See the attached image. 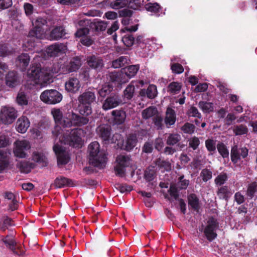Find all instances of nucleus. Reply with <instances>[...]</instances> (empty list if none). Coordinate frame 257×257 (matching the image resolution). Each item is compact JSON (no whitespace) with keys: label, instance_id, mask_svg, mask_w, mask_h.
I'll list each match as a JSON object with an SVG mask.
<instances>
[{"label":"nucleus","instance_id":"aec40b11","mask_svg":"<svg viewBox=\"0 0 257 257\" xmlns=\"http://www.w3.org/2000/svg\"><path fill=\"white\" fill-rule=\"evenodd\" d=\"M176 120V114L175 110L171 107H168L166 111V115L164 118V122L167 126L169 128L174 125Z\"/></svg>","mask_w":257,"mask_h":257},{"label":"nucleus","instance_id":"37998d69","mask_svg":"<svg viewBox=\"0 0 257 257\" xmlns=\"http://www.w3.org/2000/svg\"><path fill=\"white\" fill-rule=\"evenodd\" d=\"M128 58L127 56H120L112 62V67L114 68H119L124 66L127 63Z\"/></svg>","mask_w":257,"mask_h":257},{"label":"nucleus","instance_id":"4be33fe9","mask_svg":"<svg viewBox=\"0 0 257 257\" xmlns=\"http://www.w3.org/2000/svg\"><path fill=\"white\" fill-rule=\"evenodd\" d=\"M54 185L56 188H62L67 187L73 186L72 180L63 176L57 177L54 181Z\"/></svg>","mask_w":257,"mask_h":257},{"label":"nucleus","instance_id":"7ed1b4c3","mask_svg":"<svg viewBox=\"0 0 257 257\" xmlns=\"http://www.w3.org/2000/svg\"><path fill=\"white\" fill-rule=\"evenodd\" d=\"M76 127L71 130L69 133H66L64 135L66 144L73 148H80L82 145V136L84 135L83 129Z\"/></svg>","mask_w":257,"mask_h":257},{"label":"nucleus","instance_id":"bb28decb","mask_svg":"<svg viewBox=\"0 0 257 257\" xmlns=\"http://www.w3.org/2000/svg\"><path fill=\"white\" fill-rule=\"evenodd\" d=\"M188 205L192 209L198 211L200 208V202L198 197L195 193H191L187 196Z\"/></svg>","mask_w":257,"mask_h":257},{"label":"nucleus","instance_id":"393cba45","mask_svg":"<svg viewBox=\"0 0 257 257\" xmlns=\"http://www.w3.org/2000/svg\"><path fill=\"white\" fill-rule=\"evenodd\" d=\"M114 122L117 124H122L126 119V113L123 110H114L111 112Z\"/></svg>","mask_w":257,"mask_h":257},{"label":"nucleus","instance_id":"a19ab883","mask_svg":"<svg viewBox=\"0 0 257 257\" xmlns=\"http://www.w3.org/2000/svg\"><path fill=\"white\" fill-rule=\"evenodd\" d=\"M113 86L110 84L103 85L101 88L98 91V93L100 97H105L106 95H109L113 91Z\"/></svg>","mask_w":257,"mask_h":257},{"label":"nucleus","instance_id":"3c124183","mask_svg":"<svg viewBox=\"0 0 257 257\" xmlns=\"http://www.w3.org/2000/svg\"><path fill=\"white\" fill-rule=\"evenodd\" d=\"M218 226L219 223L217 221V220L213 217H211L209 218L207 221V224L205 226V228L216 230L218 227Z\"/></svg>","mask_w":257,"mask_h":257},{"label":"nucleus","instance_id":"6ab92c4d","mask_svg":"<svg viewBox=\"0 0 257 257\" xmlns=\"http://www.w3.org/2000/svg\"><path fill=\"white\" fill-rule=\"evenodd\" d=\"M216 193L219 199L226 201H228L232 194L229 187L227 185L219 186Z\"/></svg>","mask_w":257,"mask_h":257},{"label":"nucleus","instance_id":"1a4fd4ad","mask_svg":"<svg viewBox=\"0 0 257 257\" xmlns=\"http://www.w3.org/2000/svg\"><path fill=\"white\" fill-rule=\"evenodd\" d=\"M69 111H68L67 112L63 114L60 109L54 108L51 110V114L57 124L61 125L64 128H69L74 127V124L69 125L67 123L68 120L66 118L67 116L66 115L68 114Z\"/></svg>","mask_w":257,"mask_h":257},{"label":"nucleus","instance_id":"f8f14e48","mask_svg":"<svg viewBox=\"0 0 257 257\" xmlns=\"http://www.w3.org/2000/svg\"><path fill=\"white\" fill-rule=\"evenodd\" d=\"M99 138L105 144H109L111 135V128L108 125H100L96 128Z\"/></svg>","mask_w":257,"mask_h":257},{"label":"nucleus","instance_id":"603ef678","mask_svg":"<svg viewBox=\"0 0 257 257\" xmlns=\"http://www.w3.org/2000/svg\"><path fill=\"white\" fill-rule=\"evenodd\" d=\"M230 157L233 164H236L240 159L239 152L236 146L233 147L231 150Z\"/></svg>","mask_w":257,"mask_h":257},{"label":"nucleus","instance_id":"6e6552de","mask_svg":"<svg viewBox=\"0 0 257 257\" xmlns=\"http://www.w3.org/2000/svg\"><path fill=\"white\" fill-rule=\"evenodd\" d=\"M123 103L121 97L117 93H111L104 101L102 104L103 110H107L116 107Z\"/></svg>","mask_w":257,"mask_h":257},{"label":"nucleus","instance_id":"13d9d810","mask_svg":"<svg viewBox=\"0 0 257 257\" xmlns=\"http://www.w3.org/2000/svg\"><path fill=\"white\" fill-rule=\"evenodd\" d=\"M90 30L88 28L83 27L78 29L76 33L75 36L77 38H83L87 36L89 34Z\"/></svg>","mask_w":257,"mask_h":257},{"label":"nucleus","instance_id":"f3484780","mask_svg":"<svg viewBox=\"0 0 257 257\" xmlns=\"http://www.w3.org/2000/svg\"><path fill=\"white\" fill-rule=\"evenodd\" d=\"M31 148L29 143L26 141L17 140V158H25L27 157L26 151Z\"/></svg>","mask_w":257,"mask_h":257},{"label":"nucleus","instance_id":"774afa93","mask_svg":"<svg viewBox=\"0 0 257 257\" xmlns=\"http://www.w3.org/2000/svg\"><path fill=\"white\" fill-rule=\"evenodd\" d=\"M234 200L238 205H241L245 202V198L240 191H238L234 194Z\"/></svg>","mask_w":257,"mask_h":257},{"label":"nucleus","instance_id":"ea45409f","mask_svg":"<svg viewBox=\"0 0 257 257\" xmlns=\"http://www.w3.org/2000/svg\"><path fill=\"white\" fill-rule=\"evenodd\" d=\"M233 132L235 136H241L247 134L248 128L244 124L235 125L233 126Z\"/></svg>","mask_w":257,"mask_h":257},{"label":"nucleus","instance_id":"9b49d317","mask_svg":"<svg viewBox=\"0 0 257 257\" xmlns=\"http://www.w3.org/2000/svg\"><path fill=\"white\" fill-rule=\"evenodd\" d=\"M86 63L90 68L97 72H100L104 67L103 59L97 55H92L88 56L86 58Z\"/></svg>","mask_w":257,"mask_h":257},{"label":"nucleus","instance_id":"4468645a","mask_svg":"<svg viewBox=\"0 0 257 257\" xmlns=\"http://www.w3.org/2000/svg\"><path fill=\"white\" fill-rule=\"evenodd\" d=\"M181 135L177 133L169 134L166 139V144L170 146L176 145L180 150H182L184 148L185 145L181 143Z\"/></svg>","mask_w":257,"mask_h":257},{"label":"nucleus","instance_id":"f257e3e1","mask_svg":"<svg viewBox=\"0 0 257 257\" xmlns=\"http://www.w3.org/2000/svg\"><path fill=\"white\" fill-rule=\"evenodd\" d=\"M76 112L72 110L66 115L68 124H74V127H82L89 124L92 118V106L78 103L76 107Z\"/></svg>","mask_w":257,"mask_h":257},{"label":"nucleus","instance_id":"6e6d98bb","mask_svg":"<svg viewBox=\"0 0 257 257\" xmlns=\"http://www.w3.org/2000/svg\"><path fill=\"white\" fill-rule=\"evenodd\" d=\"M135 38L132 34H127L122 38V41L126 47H131L135 43Z\"/></svg>","mask_w":257,"mask_h":257},{"label":"nucleus","instance_id":"de8ad7c7","mask_svg":"<svg viewBox=\"0 0 257 257\" xmlns=\"http://www.w3.org/2000/svg\"><path fill=\"white\" fill-rule=\"evenodd\" d=\"M17 61L20 64H22L23 69H25L28 66L30 62V57L28 54L23 53L17 57Z\"/></svg>","mask_w":257,"mask_h":257},{"label":"nucleus","instance_id":"49530a36","mask_svg":"<svg viewBox=\"0 0 257 257\" xmlns=\"http://www.w3.org/2000/svg\"><path fill=\"white\" fill-rule=\"evenodd\" d=\"M228 177L225 173H221L214 179V183L216 186H224L223 184L227 181Z\"/></svg>","mask_w":257,"mask_h":257},{"label":"nucleus","instance_id":"680f3d73","mask_svg":"<svg viewBox=\"0 0 257 257\" xmlns=\"http://www.w3.org/2000/svg\"><path fill=\"white\" fill-rule=\"evenodd\" d=\"M178 188L175 185H171L170 186L168 192L170 195L173 197L175 200H178L179 197Z\"/></svg>","mask_w":257,"mask_h":257},{"label":"nucleus","instance_id":"79ce46f5","mask_svg":"<svg viewBox=\"0 0 257 257\" xmlns=\"http://www.w3.org/2000/svg\"><path fill=\"white\" fill-rule=\"evenodd\" d=\"M116 161L118 165L125 168L128 167L130 165L131 158L128 156L119 155L116 158Z\"/></svg>","mask_w":257,"mask_h":257},{"label":"nucleus","instance_id":"9d476101","mask_svg":"<svg viewBox=\"0 0 257 257\" xmlns=\"http://www.w3.org/2000/svg\"><path fill=\"white\" fill-rule=\"evenodd\" d=\"M15 110L13 107H3L1 111L0 120L5 124L12 123L15 119Z\"/></svg>","mask_w":257,"mask_h":257},{"label":"nucleus","instance_id":"b1692460","mask_svg":"<svg viewBox=\"0 0 257 257\" xmlns=\"http://www.w3.org/2000/svg\"><path fill=\"white\" fill-rule=\"evenodd\" d=\"M65 30L62 26L55 27L50 32V38L52 40H58L65 36Z\"/></svg>","mask_w":257,"mask_h":257},{"label":"nucleus","instance_id":"c756f323","mask_svg":"<svg viewBox=\"0 0 257 257\" xmlns=\"http://www.w3.org/2000/svg\"><path fill=\"white\" fill-rule=\"evenodd\" d=\"M131 2L128 0H113L109 3V6L111 9L117 10L127 7Z\"/></svg>","mask_w":257,"mask_h":257},{"label":"nucleus","instance_id":"e433bc0d","mask_svg":"<svg viewBox=\"0 0 257 257\" xmlns=\"http://www.w3.org/2000/svg\"><path fill=\"white\" fill-rule=\"evenodd\" d=\"M198 106L204 113H209L213 111L214 109L213 103L207 101H200L198 103Z\"/></svg>","mask_w":257,"mask_h":257},{"label":"nucleus","instance_id":"7c9ffc66","mask_svg":"<svg viewBox=\"0 0 257 257\" xmlns=\"http://www.w3.org/2000/svg\"><path fill=\"white\" fill-rule=\"evenodd\" d=\"M158 113L157 108L154 106H150L142 112V116L144 119H148L150 118L155 116Z\"/></svg>","mask_w":257,"mask_h":257},{"label":"nucleus","instance_id":"c9c22d12","mask_svg":"<svg viewBox=\"0 0 257 257\" xmlns=\"http://www.w3.org/2000/svg\"><path fill=\"white\" fill-rule=\"evenodd\" d=\"M6 84L11 87H14L16 85V72H9L6 76Z\"/></svg>","mask_w":257,"mask_h":257},{"label":"nucleus","instance_id":"bf43d9fd","mask_svg":"<svg viewBox=\"0 0 257 257\" xmlns=\"http://www.w3.org/2000/svg\"><path fill=\"white\" fill-rule=\"evenodd\" d=\"M205 143L207 151L212 154L216 151V148L214 141L212 139H208L205 141Z\"/></svg>","mask_w":257,"mask_h":257},{"label":"nucleus","instance_id":"0eeeda50","mask_svg":"<svg viewBox=\"0 0 257 257\" xmlns=\"http://www.w3.org/2000/svg\"><path fill=\"white\" fill-rule=\"evenodd\" d=\"M47 23L46 19L42 17H38L34 23H33L34 28L32 29L28 34L29 37L36 38L41 39L44 35V29L43 26Z\"/></svg>","mask_w":257,"mask_h":257},{"label":"nucleus","instance_id":"f704fd0d","mask_svg":"<svg viewBox=\"0 0 257 257\" xmlns=\"http://www.w3.org/2000/svg\"><path fill=\"white\" fill-rule=\"evenodd\" d=\"M156 176V172L154 167H149L145 171L144 177L147 182H150L154 180Z\"/></svg>","mask_w":257,"mask_h":257},{"label":"nucleus","instance_id":"09e8293b","mask_svg":"<svg viewBox=\"0 0 257 257\" xmlns=\"http://www.w3.org/2000/svg\"><path fill=\"white\" fill-rule=\"evenodd\" d=\"M28 98L27 96L23 92L17 94V104L22 106H26L28 104Z\"/></svg>","mask_w":257,"mask_h":257},{"label":"nucleus","instance_id":"412c9836","mask_svg":"<svg viewBox=\"0 0 257 257\" xmlns=\"http://www.w3.org/2000/svg\"><path fill=\"white\" fill-rule=\"evenodd\" d=\"M138 138L136 134H129L126 139L123 146V149L126 151H132L137 145Z\"/></svg>","mask_w":257,"mask_h":257},{"label":"nucleus","instance_id":"2eb2a0df","mask_svg":"<svg viewBox=\"0 0 257 257\" xmlns=\"http://www.w3.org/2000/svg\"><path fill=\"white\" fill-rule=\"evenodd\" d=\"M66 46L63 44H55L48 47L46 52L50 57H56L59 54L65 52Z\"/></svg>","mask_w":257,"mask_h":257},{"label":"nucleus","instance_id":"ddd939ff","mask_svg":"<svg viewBox=\"0 0 257 257\" xmlns=\"http://www.w3.org/2000/svg\"><path fill=\"white\" fill-rule=\"evenodd\" d=\"M96 96L94 92L87 91L83 92L78 97V103L88 106H92L95 101Z\"/></svg>","mask_w":257,"mask_h":257},{"label":"nucleus","instance_id":"473e14b6","mask_svg":"<svg viewBox=\"0 0 257 257\" xmlns=\"http://www.w3.org/2000/svg\"><path fill=\"white\" fill-rule=\"evenodd\" d=\"M15 49L8 44H0V56L5 57L12 55Z\"/></svg>","mask_w":257,"mask_h":257},{"label":"nucleus","instance_id":"58836bf2","mask_svg":"<svg viewBox=\"0 0 257 257\" xmlns=\"http://www.w3.org/2000/svg\"><path fill=\"white\" fill-rule=\"evenodd\" d=\"M181 87L182 85L180 83L174 81L168 85L167 91L172 94H177L180 92Z\"/></svg>","mask_w":257,"mask_h":257},{"label":"nucleus","instance_id":"cd10ccee","mask_svg":"<svg viewBox=\"0 0 257 257\" xmlns=\"http://www.w3.org/2000/svg\"><path fill=\"white\" fill-rule=\"evenodd\" d=\"M157 94V89L156 85L153 84L149 85L147 89H142L140 91V95L142 96L146 95L150 99L154 98Z\"/></svg>","mask_w":257,"mask_h":257},{"label":"nucleus","instance_id":"2f4dec72","mask_svg":"<svg viewBox=\"0 0 257 257\" xmlns=\"http://www.w3.org/2000/svg\"><path fill=\"white\" fill-rule=\"evenodd\" d=\"M257 193V182L253 181L247 186L246 195L249 200L253 199Z\"/></svg>","mask_w":257,"mask_h":257},{"label":"nucleus","instance_id":"a211bd4d","mask_svg":"<svg viewBox=\"0 0 257 257\" xmlns=\"http://www.w3.org/2000/svg\"><path fill=\"white\" fill-rule=\"evenodd\" d=\"M109 81L114 83L117 86L126 83L128 80L123 77V74L121 71L120 72L114 71L109 74Z\"/></svg>","mask_w":257,"mask_h":257},{"label":"nucleus","instance_id":"338daca9","mask_svg":"<svg viewBox=\"0 0 257 257\" xmlns=\"http://www.w3.org/2000/svg\"><path fill=\"white\" fill-rule=\"evenodd\" d=\"M187 115L189 117H194L200 118L201 117V113L198 111L197 108L195 106H191L187 111Z\"/></svg>","mask_w":257,"mask_h":257},{"label":"nucleus","instance_id":"5fc2aeb1","mask_svg":"<svg viewBox=\"0 0 257 257\" xmlns=\"http://www.w3.org/2000/svg\"><path fill=\"white\" fill-rule=\"evenodd\" d=\"M9 162L7 155L4 152H0V172H2L8 166Z\"/></svg>","mask_w":257,"mask_h":257},{"label":"nucleus","instance_id":"c03bdc74","mask_svg":"<svg viewBox=\"0 0 257 257\" xmlns=\"http://www.w3.org/2000/svg\"><path fill=\"white\" fill-rule=\"evenodd\" d=\"M189 183L190 181L184 179V176L182 175L179 177L176 185L180 190H186L189 186Z\"/></svg>","mask_w":257,"mask_h":257},{"label":"nucleus","instance_id":"4d7b16f0","mask_svg":"<svg viewBox=\"0 0 257 257\" xmlns=\"http://www.w3.org/2000/svg\"><path fill=\"white\" fill-rule=\"evenodd\" d=\"M200 176L203 181L206 182L212 178V173L209 169H203L200 173Z\"/></svg>","mask_w":257,"mask_h":257},{"label":"nucleus","instance_id":"39448f33","mask_svg":"<svg viewBox=\"0 0 257 257\" xmlns=\"http://www.w3.org/2000/svg\"><path fill=\"white\" fill-rule=\"evenodd\" d=\"M58 72L62 74H68L78 70L81 66V59L78 57L72 58L70 62L59 64Z\"/></svg>","mask_w":257,"mask_h":257},{"label":"nucleus","instance_id":"20e7f679","mask_svg":"<svg viewBox=\"0 0 257 257\" xmlns=\"http://www.w3.org/2000/svg\"><path fill=\"white\" fill-rule=\"evenodd\" d=\"M28 77L34 80L36 84L46 82L49 80L50 75L44 72L40 65H33L28 71Z\"/></svg>","mask_w":257,"mask_h":257},{"label":"nucleus","instance_id":"c85d7f7f","mask_svg":"<svg viewBox=\"0 0 257 257\" xmlns=\"http://www.w3.org/2000/svg\"><path fill=\"white\" fill-rule=\"evenodd\" d=\"M155 164L161 171L168 172L171 170V164L169 161L162 159L161 158L156 159Z\"/></svg>","mask_w":257,"mask_h":257},{"label":"nucleus","instance_id":"69168bd1","mask_svg":"<svg viewBox=\"0 0 257 257\" xmlns=\"http://www.w3.org/2000/svg\"><path fill=\"white\" fill-rule=\"evenodd\" d=\"M134 12L132 10L123 8L121 10H119L118 14L119 17L125 18H130L133 15Z\"/></svg>","mask_w":257,"mask_h":257},{"label":"nucleus","instance_id":"e2e57ef3","mask_svg":"<svg viewBox=\"0 0 257 257\" xmlns=\"http://www.w3.org/2000/svg\"><path fill=\"white\" fill-rule=\"evenodd\" d=\"M153 150V142L152 141L145 142L142 147V152L146 154L152 153Z\"/></svg>","mask_w":257,"mask_h":257},{"label":"nucleus","instance_id":"5701e85b","mask_svg":"<svg viewBox=\"0 0 257 257\" xmlns=\"http://www.w3.org/2000/svg\"><path fill=\"white\" fill-rule=\"evenodd\" d=\"M29 119L25 116H22L17 120V132L24 134L30 126Z\"/></svg>","mask_w":257,"mask_h":257},{"label":"nucleus","instance_id":"72a5a7b5","mask_svg":"<svg viewBox=\"0 0 257 257\" xmlns=\"http://www.w3.org/2000/svg\"><path fill=\"white\" fill-rule=\"evenodd\" d=\"M35 167V163H30L27 161H23L20 163L19 168L21 173L28 174Z\"/></svg>","mask_w":257,"mask_h":257},{"label":"nucleus","instance_id":"8fccbe9b","mask_svg":"<svg viewBox=\"0 0 257 257\" xmlns=\"http://www.w3.org/2000/svg\"><path fill=\"white\" fill-rule=\"evenodd\" d=\"M145 8L147 11L154 13L159 12L161 8L157 3H148L145 5Z\"/></svg>","mask_w":257,"mask_h":257},{"label":"nucleus","instance_id":"a18cd8bd","mask_svg":"<svg viewBox=\"0 0 257 257\" xmlns=\"http://www.w3.org/2000/svg\"><path fill=\"white\" fill-rule=\"evenodd\" d=\"M216 148L220 155L223 158H228L229 151L224 143L222 142L218 143L216 146Z\"/></svg>","mask_w":257,"mask_h":257},{"label":"nucleus","instance_id":"dca6fc26","mask_svg":"<svg viewBox=\"0 0 257 257\" xmlns=\"http://www.w3.org/2000/svg\"><path fill=\"white\" fill-rule=\"evenodd\" d=\"M65 87L67 91L75 93L80 88V81L77 78L71 77L65 82Z\"/></svg>","mask_w":257,"mask_h":257},{"label":"nucleus","instance_id":"864d4df0","mask_svg":"<svg viewBox=\"0 0 257 257\" xmlns=\"http://www.w3.org/2000/svg\"><path fill=\"white\" fill-rule=\"evenodd\" d=\"M215 231L216 230H215L209 229L204 228L203 232L207 239L209 241H212L217 237V234Z\"/></svg>","mask_w":257,"mask_h":257},{"label":"nucleus","instance_id":"f03ea898","mask_svg":"<svg viewBox=\"0 0 257 257\" xmlns=\"http://www.w3.org/2000/svg\"><path fill=\"white\" fill-rule=\"evenodd\" d=\"M99 147V143L96 141L89 145V160L90 164L94 167L102 168L106 164L107 157L103 152L100 151Z\"/></svg>","mask_w":257,"mask_h":257},{"label":"nucleus","instance_id":"0e129e2a","mask_svg":"<svg viewBox=\"0 0 257 257\" xmlns=\"http://www.w3.org/2000/svg\"><path fill=\"white\" fill-rule=\"evenodd\" d=\"M33 160L36 162L42 164L43 166L46 165V162L45 161L44 156L38 152H34L33 156Z\"/></svg>","mask_w":257,"mask_h":257},{"label":"nucleus","instance_id":"a878e982","mask_svg":"<svg viewBox=\"0 0 257 257\" xmlns=\"http://www.w3.org/2000/svg\"><path fill=\"white\" fill-rule=\"evenodd\" d=\"M140 69L139 65H132L123 68L121 70L122 73L123 74V77L127 76L128 79L134 77Z\"/></svg>","mask_w":257,"mask_h":257},{"label":"nucleus","instance_id":"423d86ee","mask_svg":"<svg viewBox=\"0 0 257 257\" xmlns=\"http://www.w3.org/2000/svg\"><path fill=\"white\" fill-rule=\"evenodd\" d=\"M40 98L45 103L55 104L62 100V95L55 89L46 90L41 93Z\"/></svg>","mask_w":257,"mask_h":257},{"label":"nucleus","instance_id":"052dcab7","mask_svg":"<svg viewBox=\"0 0 257 257\" xmlns=\"http://www.w3.org/2000/svg\"><path fill=\"white\" fill-rule=\"evenodd\" d=\"M195 126L194 124L186 122L181 127V130L185 134H192L194 132Z\"/></svg>","mask_w":257,"mask_h":257},{"label":"nucleus","instance_id":"4c0bfd02","mask_svg":"<svg viewBox=\"0 0 257 257\" xmlns=\"http://www.w3.org/2000/svg\"><path fill=\"white\" fill-rule=\"evenodd\" d=\"M135 90V86L130 83L123 91L124 99L127 100H131L134 96Z\"/></svg>","mask_w":257,"mask_h":257}]
</instances>
